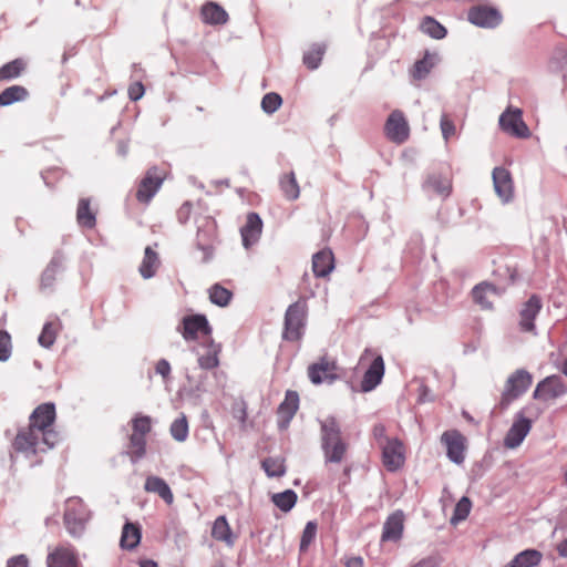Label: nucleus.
Masks as SVG:
<instances>
[{"label": "nucleus", "instance_id": "50", "mask_svg": "<svg viewBox=\"0 0 567 567\" xmlns=\"http://www.w3.org/2000/svg\"><path fill=\"white\" fill-rule=\"evenodd\" d=\"M11 336L8 331L0 329V361H7L11 357Z\"/></svg>", "mask_w": 567, "mask_h": 567}, {"label": "nucleus", "instance_id": "19", "mask_svg": "<svg viewBox=\"0 0 567 567\" xmlns=\"http://www.w3.org/2000/svg\"><path fill=\"white\" fill-rule=\"evenodd\" d=\"M532 421L524 417L522 414H517L513 425L504 439L505 447L516 449L519 446L526 435L529 433Z\"/></svg>", "mask_w": 567, "mask_h": 567}, {"label": "nucleus", "instance_id": "49", "mask_svg": "<svg viewBox=\"0 0 567 567\" xmlns=\"http://www.w3.org/2000/svg\"><path fill=\"white\" fill-rule=\"evenodd\" d=\"M317 535V523L308 522L301 536L300 550L306 551Z\"/></svg>", "mask_w": 567, "mask_h": 567}, {"label": "nucleus", "instance_id": "3", "mask_svg": "<svg viewBox=\"0 0 567 567\" xmlns=\"http://www.w3.org/2000/svg\"><path fill=\"white\" fill-rule=\"evenodd\" d=\"M357 370H364L361 390L370 392L375 389L384 375V361L377 350L367 348L360 355Z\"/></svg>", "mask_w": 567, "mask_h": 567}, {"label": "nucleus", "instance_id": "40", "mask_svg": "<svg viewBox=\"0 0 567 567\" xmlns=\"http://www.w3.org/2000/svg\"><path fill=\"white\" fill-rule=\"evenodd\" d=\"M434 66V59L433 55H431L429 52H426L423 56V59L417 60L414 63L412 75L416 80L424 79L433 69Z\"/></svg>", "mask_w": 567, "mask_h": 567}, {"label": "nucleus", "instance_id": "16", "mask_svg": "<svg viewBox=\"0 0 567 567\" xmlns=\"http://www.w3.org/2000/svg\"><path fill=\"white\" fill-rule=\"evenodd\" d=\"M441 441L446 447L447 457L456 464L463 463L466 449L464 435L457 430H450L442 434Z\"/></svg>", "mask_w": 567, "mask_h": 567}, {"label": "nucleus", "instance_id": "6", "mask_svg": "<svg viewBox=\"0 0 567 567\" xmlns=\"http://www.w3.org/2000/svg\"><path fill=\"white\" fill-rule=\"evenodd\" d=\"M307 315V306L303 301L290 305L285 315V328L282 337L288 341H298L302 337Z\"/></svg>", "mask_w": 567, "mask_h": 567}, {"label": "nucleus", "instance_id": "48", "mask_svg": "<svg viewBox=\"0 0 567 567\" xmlns=\"http://www.w3.org/2000/svg\"><path fill=\"white\" fill-rule=\"evenodd\" d=\"M471 507H472V502L468 497L466 496H463L456 504L455 506V509H454V514H453V517H452V522H460V520H464L470 512H471Z\"/></svg>", "mask_w": 567, "mask_h": 567}, {"label": "nucleus", "instance_id": "8", "mask_svg": "<svg viewBox=\"0 0 567 567\" xmlns=\"http://www.w3.org/2000/svg\"><path fill=\"white\" fill-rule=\"evenodd\" d=\"M178 331L186 341L203 339L205 342L212 340V327L204 315L184 317Z\"/></svg>", "mask_w": 567, "mask_h": 567}, {"label": "nucleus", "instance_id": "32", "mask_svg": "<svg viewBox=\"0 0 567 567\" xmlns=\"http://www.w3.org/2000/svg\"><path fill=\"white\" fill-rule=\"evenodd\" d=\"M27 61L22 58H17L0 68V82L14 80L25 71Z\"/></svg>", "mask_w": 567, "mask_h": 567}, {"label": "nucleus", "instance_id": "38", "mask_svg": "<svg viewBox=\"0 0 567 567\" xmlns=\"http://www.w3.org/2000/svg\"><path fill=\"white\" fill-rule=\"evenodd\" d=\"M209 300L219 307H226L229 305L233 292L219 284L213 285L209 290Z\"/></svg>", "mask_w": 567, "mask_h": 567}, {"label": "nucleus", "instance_id": "46", "mask_svg": "<svg viewBox=\"0 0 567 567\" xmlns=\"http://www.w3.org/2000/svg\"><path fill=\"white\" fill-rule=\"evenodd\" d=\"M58 333V324L53 322H48L44 324L40 336L39 343L44 348H50L56 338Z\"/></svg>", "mask_w": 567, "mask_h": 567}, {"label": "nucleus", "instance_id": "58", "mask_svg": "<svg viewBox=\"0 0 567 567\" xmlns=\"http://www.w3.org/2000/svg\"><path fill=\"white\" fill-rule=\"evenodd\" d=\"M373 436L377 440L378 444L380 445V442L385 443L386 440H390L385 435V426L383 424H377L373 427Z\"/></svg>", "mask_w": 567, "mask_h": 567}, {"label": "nucleus", "instance_id": "30", "mask_svg": "<svg viewBox=\"0 0 567 567\" xmlns=\"http://www.w3.org/2000/svg\"><path fill=\"white\" fill-rule=\"evenodd\" d=\"M497 295L496 288L487 282H482L475 286L472 290V297L475 303L481 306L483 309H491L492 301L489 300L491 296Z\"/></svg>", "mask_w": 567, "mask_h": 567}, {"label": "nucleus", "instance_id": "18", "mask_svg": "<svg viewBox=\"0 0 567 567\" xmlns=\"http://www.w3.org/2000/svg\"><path fill=\"white\" fill-rule=\"evenodd\" d=\"M493 185L497 196L504 203L512 200L514 185L511 173L504 167H495L492 173Z\"/></svg>", "mask_w": 567, "mask_h": 567}, {"label": "nucleus", "instance_id": "7", "mask_svg": "<svg viewBox=\"0 0 567 567\" xmlns=\"http://www.w3.org/2000/svg\"><path fill=\"white\" fill-rule=\"evenodd\" d=\"M533 381L532 375L525 370H516L505 383L499 401V408L505 410L509 404L527 391Z\"/></svg>", "mask_w": 567, "mask_h": 567}, {"label": "nucleus", "instance_id": "45", "mask_svg": "<svg viewBox=\"0 0 567 567\" xmlns=\"http://www.w3.org/2000/svg\"><path fill=\"white\" fill-rule=\"evenodd\" d=\"M266 474L270 477H280L285 474L286 467L284 461L280 458L268 457L261 463Z\"/></svg>", "mask_w": 567, "mask_h": 567}, {"label": "nucleus", "instance_id": "52", "mask_svg": "<svg viewBox=\"0 0 567 567\" xmlns=\"http://www.w3.org/2000/svg\"><path fill=\"white\" fill-rule=\"evenodd\" d=\"M440 126L445 141L455 135V125L447 114L441 116Z\"/></svg>", "mask_w": 567, "mask_h": 567}, {"label": "nucleus", "instance_id": "11", "mask_svg": "<svg viewBox=\"0 0 567 567\" xmlns=\"http://www.w3.org/2000/svg\"><path fill=\"white\" fill-rule=\"evenodd\" d=\"M501 128L515 137L527 138L530 135V131L523 120V112L519 109L508 107L499 116Z\"/></svg>", "mask_w": 567, "mask_h": 567}, {"label": "nucleus", "instance_id": "13", "mask_svg": "<svg viewBox=\"0 0 567 567\" xmlns=\"http://www.w3.org/2000/svg\"><path fill=\"white\" fill-rule=\"evenodd\" d=\"M566 392L567 386L563 379L558 375H550L537 384L534 391V399L543 402H549L560 398Z\"/></svg>", "mask_w": 567, "mask_h": 567}, {"label": "nucleus", "instance_id": "62", "mask_svg": "<svg viewBox=\"0 0 567 567\" xmlns=\"http://www.w3.org/2000/svg\"><path fill=\"white\" fill-rule=\"evenodd\" d=\"M350 472H351V467H350V466H346V467L343 468V474H344V476H346V477H349Z\"/></svg>", "mask_w": 567, "mask_h": 567}, {"label": "nucleus", "instance_id": "21", "mask_svg": "<svg viewBox=\"0 0 567 567\" xmlns=\"http://www.w3.org/2000/svg\"><path fill=\"white\" fill-rule=\"evenodd\" d=\"M542 300L538 296L533 295L523 306L519 312V327L525 332L535 330L534 321L542 309Z\"/></svg>", "mask_w": 567, "mask_h": 567}, {"label": "nucleus", "instance_id": "55", "mask_svg": "<svg viewBox=\"0 0 567 567\" xmlns=\"http://www.w3.org/2000/svg\"><path fill=\"white\" fill-rule=\"evenodd\" d=\"M7 567H29V558L24 554L8 559Z\"/></svg>", "mask_w": 567, "mask_h": 567}, {"label": "nucleus", "instance_id": "29", "mask_svg": "<svg viewBox=\"0 0 567 567\" xmlns=\"http://www.w3.org/2000/svg\"><path fill=\"white\" fill-rule=\"evenodd\" d=\"M144 488L148 493L157 494L168 505L174 502V495L167 483L158 476H148L145 481Z\"/></svg>", "mask_w": 567, "mask_h": 567}, {"label": "nucleus", "instance_id": "36", "mask_svg": "<svg viewBox=\"0 0 567 567\" xmlns=\"http://www.w3.org/2000/svg\"><path fill=\"white\" fill-rule=\"evenodd\" d=\"M207 348L206 353L200 354L198 358V364L200 368L210 370L218 365V353L220 351V346L215 344L213 340L206 341Z\"/></svg>", "mask_w": 567, "mask_h": 567}, {"label": "nucleus", "instance_id": "51", "mask_svg": "<svg viewBox=\"0 0 567 567\" xmlns=\"http://www.w3.org/2000/svg\"><path fill=\"white\" fill-rule=\"evenodd\" d=\"M231 413L234 419H236L240 423L241 430H246L247 427V405L244 401L237 402L233 405Z\"/></svg>", "mask_w": 567, "mask_h": 567}, {"label": "nucleus", "instance_id": "47", "mask_svg": "<svg viewBox=\"0 0 567 567\" xmlns=\"http://www.w3.org/2000/svg\"><path fill=\"white\" fill-rule=\"evenodd\" d=\"M282 104V99L278 93H267L261 100V109L268 114L275 113Z\"/></svg>", "mask_w": 567, "mask_h": 567}, {"label": "nucleus", "instance_id": "31", "mask_svg": "<svg viewBox=\"0 0 567 567\" xmlns=\"http://www.w3.org/2000/svg\"><path fill=\"white\" fill-rule=\"evenodd\" d=\"M542 553L536 549H526L517 554L508 564L503 567H534L542 560Z\"/></svg>", "mask_w": 567, "mask_h": 567}, {"label": "nucleus", "instance_id": "61", "mask_svg": "<svg viewBox=\"0 0 567 567\" xmlns=\"http://www.w3.org/2000/svg\"><path fill=\"white\" fill-rule=\"evenodd\" d=\"M140 567H158L157 564L152 559H144L140 561Z\"/></svg>", "mask_w": 567, "mask_h": 567}, {"label": "nucleus", "instance_id": "4", "mask_svg": "<svg viewBox=\"0 0 567 567\" xmlns=\"http://www.w3.org/2000/svg\"><path fill=\"white\" fill-rule=\"evenodd\" d=\"M168 171L165 167L152 166L138 183L135 197L138 203L148 205L166 179Z\"/></svg>", "mask_w": 567, "mask_h": 567}, {"label": "nucleus", "instance_id": "59", "mask_svg": "<svg viewBox=\"0 0 567 567\" xmlns=\"http://www.w3.org/2000/svg\"><path fill=\"white\" fill-rule=\"evenodd\" d=\"M346 567H363V559L360 556H353L347 559Z\"/></svg>", "mask_w": 567, "mask_h": 567}, {"label": "nucleus", "instance_id": "28", "mask_svg": "<svg viewBox=\"0 0 567 567\" xmlns=\"http://www.w3.org/2000/svg\"><path fill=\"white\" fill-rule=\"evenodd\" d=\"M76 221L79 226L93 229L96 225V213L91 207L89 198H81L76 208Z\"/></svg>", "mask_w": 567, "mask_h": 567}, {"label": "nucleus", "instance_id": "5", "mask_svg": "<svg viewBox=\"0 0 567 567\" xmlns=\"http://www.w3.org/2000/svg\"><path fill=\"white\" fill-rule=\"evenodd\" d=\"M63 518L68 532L72 536H79L90 518V512L81 498L71 497L65 503Z\"/></svg>", "mask_w": 567, "mask_h": 567}, {"label": "nucleus", "instance_id": "57", "mask_svg": "<svg viewBox=\"0 0 567 567\" xmlns=\"http://www.w3.org/2000/svg\"><path fill=\"white\" fill-rule=\"evenodd\" d=\"M192 214V204L186 202L184 203L179 209L177 210V218L181 224H185L188 221Z\"/></svg>", "mask_w": 567, "mask_h": 567}, {"label": "nucleus", "instance_id": "10", "mask_svg": "<svg viewBox=\"0 0 567 567\" xmlns=\"http://www.w3.org/2000/svg\"><path fill=\"white\" fill-rule=\"evenodd\" d=\"M382 450V463L389 472L400 470L405 462V446L399 439L386 440L385 443L380 442Z\"/></svg>", "mask_w": 567, "mask_h": 567}, {"label": "nucleus", "instance_id": "27", "mask_svg": "<svg viewBox=\"0 0 567 567\" xmlns=\"http://www.w3.org/2000/svg\"><path fill=\"white\" fill-rule=\"evenodd\" d=\"M142 530L138 524L127 522L122 529L120 546L126 550H133L141 542Z\"/></svg>", "mask_w": 567, "mask_h": 567}, {"label": "nucleus", "instance_id": "60", "mask_svg": "<svg viewBox=\"0 0 567 567\" xmlns=\"http://www.w3.org/2000/svg\"><path fill=\"white\" fill-rule=\"evenodd\" d=\"M557 551L561 557H567V538L558 544Z\"/></svg>", "mask_w": 567, "mask_h": 567}, {"label": "nucleus", "instance_id": "22", "mask_svg": "<svg viewBox=\"0 0 567 567\" xmlns=\"http://www.w3.org/2000/svg\"><path fill=\"white\" fill-rule=\"evenodd\" d=\"M262 231V220L257 213H249L246 218V224L241 227L240 234L243 245L249 248L256 244Z\"/></svg>", "mask_w": 567, "mask_h": 567}, {"label": "nucleus", "instance_id": "9", "mask_svg": "<svg viewBox=\"0 0 567 567\" xmlns=\"http://www.w3.org/2000/svg\"><path fill=\"white\" fill-rule=\"evenodd\" d=\"M339 365L333 358L322 355L317 362L308 367V377L313 384L332 383L339 379Z\"/></svg>", "mask_w": 567, "mask_h": 567}, {"label": "nucleus", "instance_id": "53", "mask_svg": "<svg viewBox=\"0 0 567 567\" xmlns=\"http://www.w3.org/2000/svg\"><path fill=\"white\" fill-rule=\"evenodd\" d=\"M127 93H128V97L132 101H138L140 99L143 97V95L145 93L143 83L140 81L131 83L128 86Z\"/></svg>", "mask_w": 567, "mask_h": 567}, {"label": "nucleus", "instance_id": "54", "mask_svg": "<svg viewBox=\"0 0 567 567\" xmlns=\"http://www.w3.org/2000/svg\"><path fill=\"white\" fill-rule=\"evenodd\" d=\"M171 364L166 359H161L156 362L155 371L159 374L164 380H167L171 374Z\"/></svg>", "mask_w": 567, "mask_h": 567}, {"label": "nucleus", "instance_id": "24", "mask_svg": "<svg viewBox=\"0 0 567 567\" xmlns=\"http://www.w3.org/2000/svg\"><path fill=\"white\" fill-rule=\"evenodd\" d=\"M217 235L216 220L209 216L202 218L197 230V245L200 249H206Z\"/></svg>", "mask_w": 567, "mask_h": 567}, {"label": "nucleus", "instance_id": "1", "mask_svg": "<svg viewBox=\"0 0 567 567\" xmlns=\"http://www.w3.org/2000/svg\"><path fill=\"white\" fill-rule=\"evenodd\" d=\"M55 417L53 403L38 405L29 417V425L18 431L12 442L13 450L33 456L52 449L59 442V433L54 430Z\"/></svg>", "mask_w": 567, "mask_h": 567}, {"label": "nucleus", "instance_id": "41", "mask_svg": "<svg viewBox=\"0 0 567 567\" xmlns=\"http://www.w3.org/2000/svg\"><path fill=\"white\" fill-rule=\"evenodd\" d=\"M326 48L321 44H315L303 54V63L309 70L317 69L322 60Z\"/></svg>", "mask_w": 567, "mask_h": 567}, {"label": "nucleus", "instance_id": "26", "mask_svg": "<svg viewBox=\"0 0 567 567\" xmlns=\"http://www.w3.org/2000/svg\"><path fill=\"white\" fill-rule=\"evenodd\" d=\"M202 20L207 24H225L228 21V13L216 2H207L200 10Z\"/></svg>", "mask_w": 567, "mask_h": 567}, {"label": "nucleus", "instance_id": "43", "mask_svg": "<svg viewBox=\"0 0 567 567\" xmlns=\"http://www.w3.org/2000/svg\"><path fill=\"white\" fill-rule=\"evenodd\" d=\"M131 425L132 434L146 437V435L152 431V419L147 415L137 414L132 419Z\"/></svg>", "mask_w": 567, "mask_h": 567}, {"label": "nucleus", "instance_id": "42", "mask_svg": "<svg viewBox=\"0 0 567 567\" xmlns=\"http://www.w3.org/2000/svg\"><path fill=\"white\" fill-rule=\"evenodd\" d=\"M171 435L177 442L186 441L188 436V421L185 414H182L178 419L174 420L169 429Z\"/></svg>", "mask_w": 567, "mask_h": 567}, {"label": "nucleus", "instance_id": "23", "mask_svg": "<svg viewBox=\"0 0 567 567\" xmlns=\"http://www.w3.org/2000/svg\"><path fill=\"white\" fill-rule=\"evenodd\" d=\"M212 537L217 540L224 543L228 547H233L235 545L236 536L233 533V529L226 518V516H218L212 526Z\"/></svg>", "mask_w": 567, "mask_h": 567}, {"label": "nucleus", "instance_id": "63", "mask_svg": "<svg viewBox=\"0 0 567 567\" xmlns=\"http://www.w3.org/2000/svg\"><path fill=\"white\" fill-rule=\"evenodd\" d=\"M564 481H565V484L567 485V471L564 474Z\"/></svg>", "mask_w": 567, "mask_h": 567}, {"label": "nucleus", "instance_id": "12", "mask_svg": "<svg viewBox=\"0 0 567 567\" xmlns=\"http://www.w3.org/2000/svg\"><path fill=\"white\" fill-rule=\"evenodd\" d=\"M384 132L386 137L396 144H403L409 138L410 127L401 111L395 110L389 115Z\"/></svg>", "mask_w": 567, "mask_h": 567}, {"label": "nucleus", "instance_id": "37", "mask_svg": "<svg viewBox=\"0 0 567 567\" xmlns=\"http://www.w3.org/2000/svg\"><path fill=\"white\" fill-rule=\"evenodd\" d=\"M126 453L133 463L144 457L146 454V437L131 434Z\"/></svg>", "mask_w": 567, "mask_h": 567}, {"label": "nucleus", "instance_id": "14", "mask_svg": "<svg viewBox=\"0 0 567 567\" xmlns=\"http://www.w3.org/2000/svg\"><path fill=\"white\" fill-rule=\"evenodd\" d=\"M467 19L480 28L493 29L502 22V14L496 8L481 4L468 10Z\"/></svg>", "mask_w": 567, "mask_h": 567}, {"label": "nucleus", "instance_id": "39", "mask_svg": "<svg viewBox=\"0 0 567 567\" xmlns=\"http://www.w3.org/2000/svg\"><path fill=\"white\" fill-rule=\"evenodd\" d=\"M421 30L433 39H443L446 35V29L434 18L425 17L421 22Z\"/></svg>", "mask_w": 567, "mask_h": 567}, {"label": "nucleus", "instance_id": "25", "mask_svg": "<svg viewBox=\"0 0 567 567\" xmlns=\"http://www.w3.org/2000/svg\"><path fill=\"white\" fill-rule=\"evenodd\" d=\"M334 268V257L330 249L318 251L312 257V270L317 277H327Z\"/></svg>", "mask_w": 567, "mask_h": 567}, {"label": "nucleus", "instance_id": "20", "mask_svg": "<svg viewBox=\"0 0 567 567\" xmlns=\"http://www.w3.org/2000/svg\"><path fill=\"white\" fill-rule=\"evenodd\" d=\"M404 530V514L398 509L388 516L383 524L381 542H398L401 539Z\"/></svg>", "mask_w": 567, "mask_h": 567}, {"label": "nucleus", "instance_id": "35", "mask_svg": "<svg viewBox=\"0 0 567 567\" xmlns=\"http://www.w3.org/2000/svg\"><path fill=\"white\" fill-rule=\"evenodd\" d=\"M280 189L288 200H296L300 195V187L293 172L284 174L279 181Z\"/></svg>", "mask_w": 567, "mask_h": 567}, {"label": "nucleus", "instance_id": "2", "mask_svg": "<svg viewBox=\"0 0 567 567\" xmlns=\"http://www.w3.org/2000/svg\"><path fill=\"white\" fill-rule=\"evenodd\" d=\"M321 449L324 463L341 464L347 460L349 443L342 436L339 423L333 416H328L320 422Z\"/></svg>", "mask_w": 567, "mask_h": 567}, {"label": "nucleus", "instance_id": "34", "mask_svg": "<svg viewBox=\"0 0 567 567\" xmlns=\"http://www.w3.org/2000/svg\"><path fill=\"white\" fill-rule=\"evenodd\" d=\"M159 265L158 255L151 248L146 247L144 251V258L140 266V274L143 278H152Z\"/></svg>", "mask_w": 567, "mask_h": 567}, {"label": "nucleus", "instance_id": "56", "mask_svg": "<svg viewBox=\"0 0 567 567\" xmlns=\"http://www.w3.org/2000/svg\"><path fill=\"white\" fill-rule=\"evenodd\" d=\"M441 564V559L439 556H427L422 558L411 567H439Z\"/></svg>", "mask_w": 567, "mask_h": 567}, {"label": "nucleus", "instance_id": "44", "mask_svg": "<svg viewBox=\"0 0 567 567\" xmlns=\"http://www.w3.org/2000/svg\"><path fill=\"white\" fill-rule=\"evenodd\" d=\"M272 502L281 511L288 512L295 506L297 502V494L291 489H287L282 493L275 494L272 496Z\"/></svg>", "mask_w": 567, "mask_h": 567}, {"label": "nucleus", "instance_id": "17", "mask_svg": "<svg viewBox=\"0 0 567 567\" xmlns=\"http://www.w3.org/2000/svg\"><path fill=\"white\" fill-rule=\"evenodd\" d=\"M299 409V395L296 391L288 390L285 400L277 409V422L280 430L288 429L291 420Z\"/></svg>", "mask_w": 567, "mask_h": 567}, {"label": "nucleus", "instance_id": "33", "mask_svg": "<svg viewBox=\"0 0 567 567\" xmlns=\"http://www.w3.org/2000/svg\"><path fill=\"white\" fill-rule=\"evenodd\" d=\"M29 96V91L22 85H12L0 93V106H8L16 102H22Z\"/></svg>", "mask_w": 567, "mask_h": 567}, {"label": "nucleus", "instance_id": "15", "mask_svg": "<svg viewBox=\"0 0 567 567\" xmlns=\"http://www.w3.org/2000/svg\"><path fill=\"white\" fill-rule=\"evenodd\" d=\"M48 567H80L76 550L70 544L54 547L47 556Z\"/></svg>", "mask_w": 567, "mask_h": 567}]
</instances>
